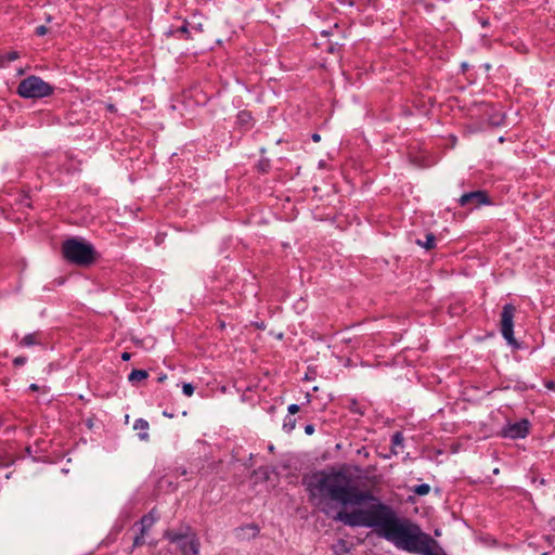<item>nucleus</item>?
<instances>
[{"label": "nucleus", "mask_w": 555, "mask_h": 555, "mask_svg": "<svg viewBox=\"0 0 555 555\" xmlns=\"http://www.w3.org/2000/svg\"><path fill=\"white\" fill-rule=\"evenodd\" d=\"M302 485L309 502L335 521L356 528H372L385 540L409 553L447 555L438 542L408 518L380 501L370 490H361L344 469H321L307 475Z\"/></svg>", "instance_id": "1"}, {"label": "nucleus", "mask_w": 555, "mask_h": 555, "mask_svg": "<svg viewBox=\"0 0 555 555\" xmlns=\"http://www.w3.org/2000/svg\"><path fill=\"white\" fill-rule=\"evenodd\" d=\"M64 259L79 267H89L96 260L94 246L85 240L72 237L62 243Z\"/></svg>", "instance_id": "2"}, {"label": "nucleus", "mask_w": 555, "mask_h": 555, "mask_svg": "<svg viewBox=\"0 0 555 555\" xmlns=\"http://www.w3.org/2000/svg\"><path fill=\"white\" fill-rule=\"evenodd\" d=\"M16 93L23 99H43L54 93V87L41 77L30 75L20 81Z\"/></svg>", "instance_id": "3"}, {"label": "nucleus", "mask_w": 555, "mask_h": 555, "mask_svg": "<svg viewBox=\"0 0 555 555\" xmlns=\"http://www.w3.org/2000/svg\"><path fill=\"white\" fill-rule=\"evenodd\" d=\"M164 537L176 544L182 555H199V540L189 526L180 530H167Z\"/></svg>", "instance_id": "4"}, {"label": "nucleus", "mask_w": 555, "mask_h": 555, "mask_svg": "<svg viewBox=\"0 0 555 555\" xmlns=\"http://www.w3.org/2000/svg\"><path fill=\"white\" fill-rule=\"evenodd\" d=\"M516 307L513 304H505L501 312V334L509 345H516L514 338V318Z\"/></svg>", "instance_id": "5"}, {"label": "nucleus", "mask_w": 555, "mask_h": 555, "mask_svg": "<svg viewBox=\"0 0 555 555\" xmlns=\"http://www.w3.org/2000/svg\"><path fill=\"white\" fill-rule=\"evenodd\" d=\"M531 424L527 418H521L515 423H507L501 429V436L508 439H522L530 433Z\"/></svg>", "instance_id": "6"}, {"label": "nucleus", "mask_w": 555, "mask_h": 555, "mask_svg": "<svg viewBox=\"0 0 555 555\" xmlns=\"http://www.w3.org/2000/svg\"><path fill=\"white\" fill-rule=\"evenodd\" d=\"M459 204L462 207H467L468 209H475L480 207L481 205L490 204V198L486 191L477 190L468 193H464L459 198Z\"/></svg>", "instance_id": "7"}, {"label": "nucleus", "mask_w": 555, "mask_h": 555, "mask_svg": "<svg viewBox=\"0 0 555 555\" xmlns=\"http://www.w3.org/2000/svg\"><path fill=\"white\" fill-rule=\"evenodd\" d=\"M156 520L157 516L155 515L154 508L140 519V532L134 537L132 547H138L144 544V537L156 522Z\"/></svg>", "instance_id": "8"}, {"label": "nucleus", "mask_w": 555, "mask_h": 555, "mask_svg": "<svg viewBox=\"0 0 555 555\" xmlns=\"http://www.w3.org/2000/svg\"><path fill=\"white\" fill-rule=\"evenodd\" d=\"M43 335L40 332H34L26 334L22 339L18 340V346L23 348H29L37 345H42Z\"/></svg>", "instance_id": "9"}, {"label": "nucleus", "mask_w": 555, "mask_h": 555, "mask_svg": "<svg viewBox=\"0 0 555 555\" xmlns=\"http://www.w3.org/2000/svg\"><path fill=\"white\" fill-rule=\"evenodd\" d=\"M149 428H150V425H149V422L144 418H138L134 421V424H133V429L134 430H139V438L143 441H147L149 438H150V435H149Z\"/></svg>", "instance_id": "10"}, {"label": "nucleus", "mask_w": 555, "mask_h": 555, "mask_svg": "<svg viewBox=\"0 0 555 555\" xmlns=\"http://www.w3.org/2000/svg\"><path fill=\"white\" fill-rule=\"evenodd\" d=\"M403 442H404V437H403V434L401 431H396L391 436L390 452H391L392 455H398L399 454V452H400L399 449L403 448Z\"/></svg>", "instance_id": "11"}, {"label": "nucleus", "mask_w": 555, "mask_h": 555, "mask_svg": "<svg viewBox=\"0 0 555 555\" xmlns=\"http://www.w3.org/2000/svg\"><path fill=\"white\" fill-rule=\"evenodd\" d=\"M416 244L427 250H430V249L435 248V246H436V236L433 233H427L425 236V241L417 240Z\"/></svg>", "instance_id": "12"}, {"label": "nucleus", "mask_w": 555, "mask_h": 555, "mask_svg": "<svg viewBox=\"0 0 555 555\" xmlns=\"http://www.w3.org/2000/svg\"><path fill=\"white\" fill-rule=\"evenodd\" d=\"M147 377H149L147 371H145V370H133L129 374L128 380L130 383H138V382H141L143 379H146Z\"/></svg>", "instance_id": "13"}, {"label": "nucleus", "mask_w": 555, "mask_h": 555, "mask_svg": "<svg viewBox=\"0 0 555 555\" xmlns=\"http://www.w3.org/2000/svg\"><path fill=\"white\" fill-rule=\"evenodd\" d=\"M253 121L251 113L248 111H241L237 114V122L241 126H247L250 127Z\"/></svg>", "instance_id": "14"}, {"label": "nucleus", "mask_w": 555, "mask_h": 555, "mask_svg": "<svg viewBox=\"0 0 555 555\" xmlns=\"http://www.w3.org/2000/svg\"><path fill=\"white\" fill-rule=\"evenodd\" d=\"M348 409L352 414H357L359 416H363L365 411L364 409L359 404V402L356 399H350Z\"/></svg>", "instance_id": "15"}, {"label": "nucleus", "mask_w": 555, "mask_h": 555, "mask_svg": "<svg viewBox=\"0 0 555 555\" xmlns=\"http://www.w3.org/2000/svg\"><path fill=\"white\" fill-rule=\"evenodd\" d=\"M168 36H178V35H184L185 39L190 38V31L188 27V22H184L182 26L178 27L177 29L172 30L170 29L167 33Z\"/></svg>", "instance_id": "16"}, {"label": "nucleus", "mask_w": 555, "mask_h": 555, "mask_svg": "<svg viewBox=\"0 0 555 555\" xmlns=\"http://www.w3.org/2000/svg\"><path fill=\"white\" fill-rule=\"evenodd\" d=\"M414 493L417 495H426L430 491V487L427 483H421L414 487Z\"/></svg>", "instance_id": "17"}, {"label": "nucleus", "mask_w": 555, "mask_h": 555, "mask_svg": "<svg viewBox=\"0 0 555 555\" xmlns=\"http://www.w3.org/2000/svg\"><path fill=\"white\" fill-rule=\"evenodd\" d=\"M295 426H296V420L291 416H286L284 420V423H283L284 430L287 433H291L295 428Z\"/></svg>", "instance_id": "18"}, {"label": "nucleus", "mask_w": 555, "mask_h": 555, "mask_svg": "<svg viewBox=\"0 0 555 555\" xmlns=\"http://www.w3.org/2000/svg\"><path fill=\"white\" fill-rule=\"evenodd\" d=\"M257 168L260 172L262 173H266L268 172L269 168H270V162L269 159H261L259 160L258 165H257Z\"/></svg>", "instance_id": "19"}, {"label": "nucleus", "mask_w": 555, "mask_h": 555, "mask_svg": "<svg viewBox=\"0 0 555 555\" xmlns=\"http://www.w3.org/2000/svg\"><path fill=\"white\" fill-rule=\"evenodd\" d=\"M182 392L186 397H191L194 393V386L191 383H184L182 385Z\"/></svg>", "instance_id": "20"}, {"label": "nucleus", "mask_w": 555, "mask_h": 555, "mask_svg": "<svg viewBox=\"0 0 555 555\" xmlns=\"http://www.w3.org/2000/svg\"><path fill=\"white\" fill-rule=\"evenodd\" d=\"M27 362V358L20 356L13 359L14 366H22Z\"/></svg>", "instance_id": "21"}, {"label": "nucleus", "mask_w": 555, "mask_h": 555, "mask_svg": "<svg viewBox=\"0 0 555 555\" xmlns=\"http://www.w3.org/2000/svg\"><path fill=\"white\" fill-rule=\"evenodd\" d=\"M35 33L37 36H40V37L44 36L48 33V27L44 25H40V26L36 27Z\"/></svg>", "instance_id": "22"}, {"label": "nucleus", "mask_w": 555, "mask_h": 555, "mask_svg": "<svg viewBox=\"0 0 555 555\" xmlns=\"http://www.w3.org/2000/svg\"><path fill=\"white\" fill-rule=\"evenodd\" d=\"M18 57H20V54H18V52H16V51H11V52H9V53L7 54V56H5V59H7L8 61H10V62L15 61V60H17Z\"/></svg>", "instance_id": "23"}, {"label": "nucleus", "mask_w": 555, "mask_h": 555, "mask_svg": "<svg viewBox=\"0 0 555 555\" xmlns=\"http://www.w3.org/2000/svg\"><path fill=\"white\" fill-rule=\"evenodd\" d=\"M299 410H300V408L296 403H293V404L288 405V408H287L288 413L292 414V415H294L297 412H299Z\"/></svg>", "instance_id": "24"}, {"label": "nucleus", "mask_w": 555, "mask_h": 555, "mask_svg": "<svg viewBox=\"0 0 555 555\" xmlns=\"http://www.w3.org/2000/svg\"><path fill=\"white\" fill-rule=\"evenodd\" d=\"M305 433L309 436L312 435L314 433V426L312 424H307L305 426Z\"/></svg>", "instance_id": "25"}, {"label": "nucleus", "mask_w": 555, "mask_h": 555, "mask_svg": "<svg viewBox=\"0 0 555 555\" xmlns=\"http://www.w3.org/2000/svg\"><path fill=\"white\" fill-rule=\"evenodd\" d=\"M337 50H338V47H337L336 44H332V43H331V44H328V47H327V51H328L330 53H335Z\"/></svg>", "instance_id": "26"}, {"label": "nucleus", "mask_w": 555, "mask_h": 555, "mask_svg": "<svg viewBox=\"0 0 555 555\" xmlns=\"http://www.w3.org/2000/svg\"><path fill=\"white\" fill-rule=\"evenodd\" d=\"M130 353L129 352H122L121 353V360L122 361H128L130 359Z\"/></svg>", "instance_id": "27"}, {"label": "nucleus", "mask_w": 555, "mask_h": 555, "mask_svg": "<svg viewBox=\"0 0 555 555\" xmlns=\"http://www.w3.org/2000/svg\"><path fill=\"white\" fill-rule=\"evenodd\" d=\"M533 482H538L540 486H544L546 483L544 478L533 479Z\"/></svg>", "instance_id": "28"}, {"label": "nucleus", "mask_w": 555, "mask_h": 555, "mask_svg": "<svg viewBox=\"0 0 555 555\" xmlns=\"http://www.w3.org/2000/svg\"><path fill=\"white\" fill-rule=\"evenodd\" d=\"M311 138L314 142H319L321 140V135L319 133H313Z\"/></svg>", "instance_id": "29"}, {"label": "nucleus", "mask_w": 555, "mask_h": 555, "mask_svg": "<svg viewBox=\"0 0 555 555\" xmlns=\"http://www.w3.org/2000/svg\"><path fill=\"white\" fill-rule=\"evenodd\" d=\"M167 378V375L166 374H160L158 377H157V382L158 383H163L164 380H166Z\"/></svg>", "instance_id": "30"}, {"label": "nucleus", "mask_w": 555, "mask_h": 555, "mask_svg": "<svg viewBox=\"0 0 555 555\" xmlns=\"http://www.w3.org/2000/svg\"><path fill=\"white\" fill-rule=\"evenodd\" d=\"M250 528L254 530V537L259 533V528L256 525L250 526Z\"/></svg>", "instance_id": "31"}, {"label": "nucleus", "mask_w": 555, "mask_h": 555, "mask_svg": "<svg viewBox=\"0 0 555 555\" xmlns=\"http://www.w3.org/2000/svg\"><path fill=\"white\" fill-rule=\"evenodd\" d=\"M38 388H39V386H38L37 384H31V385L29 386V389H30V390H33V391L38 390Z\"/></svg>", "instance_id": "32"}, {"label": "nucleus", "mask_w": 555, "mask_h": 555, "mask_svg": "<svg viewBox=\"0 0 555 555\" xmlns=\"http://www.w3.org/2000/svg\"><path fill=\"white\" fill-rule=\"evenodd\" d=\"M107 109H108L109 112H115V111H116V108H115V105H114V104H108V105H107Z\"/></svg>", "instance_id": "33"}, {"label": "nucleus", "mask_w": 555, "mask_h": 555, "mask_svg": "<svg viewBox=\"0 0 555 555\" xmlns=\"http://www.w3.org/2000/svg\"><path fill=\"white\" fill-rule=\"evenodd\" d=\"M311 397H312V396H311L309 392L306 395V398H307V401H308V402H310Z\"/></svg>", "instance_id": "34"}, {"label": "nucleus", "mask_w": 555, "mask_h": 555, "mask_svg": "<svg viewBox=\"0 0 555 555\" xmlns=\"http://www.w3.org/2000/svg\"><path fill=\"white\" fill-rule=\"evenodd\" d=\"M164 415H165V416H168V417H172V416H173L172 414L167 413V412H164Z\"/></svg>", "instance_id": "35"}, {"label": "nucleus", "mask_w": 555, "mask_h": 555, "mask_svg": "<svg viewBox=\"0 0 555 555\" xmlns=\"http://www.w3.org/2000/svg\"><path fill=\"white\" fill-rule=\"evenodd\" d=\"M321 34H322L323 36H327V35H328V33H327L326 30H323Z\"/></svg>", "instance_id": "36"}, {"label": "nucleus", "mask_w": 555, "mask_h": 555, "mask_svg": "<svg viewBox=\"0 0 555 555\" xmlns=\"http://www.w3.org/2000/svg\"><path fill=\"white\" fill-rule=\"evenodd\" d=\"M554 528H555V518H554Z\"/></svg>", "instance_id": "37"}]
</instances>
